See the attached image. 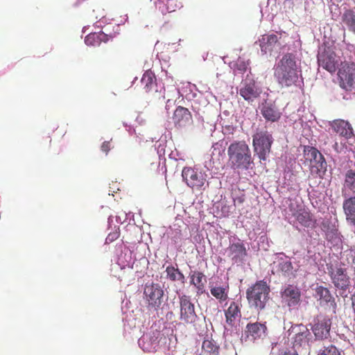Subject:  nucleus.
I'll return each mask as SVG.
<instances>
[{
  "instance_id": "obj_1",
  "label": "nucleus",
  "mask_w": 355,
  "mask_h": 355,
  "mask_svg": "<svg viewBox=\"0 0 355 355\" xmlns=\"http://www.w3.org/2000/svg\"><path fill=\"white\" fill-rule=\"evenodd\" d=\"M300 70H298L295 56L286 53L274 67V77L282 87L296 85L299 81Z\"/></svg>"
},
{
  "instance_id": "obj_2",
  "label": "nucleus",
  "mask_w": 355,
  "mask_h": 355,
  "mask_svg": "<svg viewBox=\"0 0 355 355\" xmlns=\"http://www.w3.org/2000/svg\"><path fill=\"white\" fill-rule=\"evenodd\" d=\"M230 164L232 168L248 169L252 163L250 149L244 141H234L227 148Z\"/></svg>"
},
{
  "instance_id": "obj_3",
  "label": "nucleus",
  "mask_w": 355,
  "mask_h": 355,
  "mask_svg": "<svg viewBox=\"0 0 355 355\" xmlns=\"http://www.w3.org/2000/svg\"><path fill=\"white\" fill-rule=\"evenodd\" d=\"M270 289L266 282L260 280L250 286L246 291L249 304L258 311L265 309L269 300Z\"/></svg>"
},
{
  "instance_id": "obj_4",
  "label": "nucleus",
  "mask_w": 355,
  "mask_h": 355,
  "mask_svg": "<svg viewBox=\"0 0 355 355\" xmlns=\"http://www.w3.org/2000/svg\"><path fill=\"white\" fill-rule=\"evenodd\" d=\"M304 164H309L311 173L322 178L327 171V164L324 156L315 147L305 146L304 147Z\"/></svg>"
},
{
  "instance_id": "obj_5",
  "label": "nucleus",
  "mask_w": 355,
  "mask_h": 355,
  "mask_svg": "<svg viewBox=\"0 0 355 355\" xmlns=\"http://www.w3.org/2000/svg\"><path fill=\"white\" fill-rule=\"evenodd\" d=\"M288 333L294 349L306 348L310 345L312 335L306 326L302 324L292 325Z\"/></svg>"
},
{
  "instance_id": "obj_6",
  "label": "nucleus",
  "mask_w": 355,
  "mask_h": 355,
  "mask_svg": "<svg viewBox=\"0 0 355 355\" xmlns=\"http://www.w3.org/2000/svg\"><path fill=\"white\" fill-rule=\"evenodd\" d=\"M272 141V135L267 131L257 132L253 136L252 144L254 152L257 154L260 159H266L267 156L270 152Z\"/></svg>"
},
{
  "instance_id": "obj_7",
  "label": "nucleus",
  "mask_w": 355,
  "mask_h": 355,
  "mask_svg": "<svg viewBox=\"0 0 355 355\" xmlns=\"http://www.w3.org/2000/svg\"><path fill=\"white\" fill-rule=\"evenodd\" d=\"M327 268L334 286L345 291L350 285V278L347 269L338 264H327Z\"/></svg>"
},
{
  "instance_id": "obj_8",
  "label": "nucleus",
  "mask_w": 355,
  "mask_h": 355,
  "mask_svg": "<svg viewBox=\"0 0 355 355\" xmlns=\"http://www.w3.org/2000/svg\"><path fill=\"white\" fill-rule=\"evenodd\" d=\"M338 78L340 87L346 91H351L355 86V64L341 62Z\"/></svg>"
},
{
  "instance_id": "obj_9",
  "label": "nucleus",
  "mask_w": 355,
  "mask_h": 355,
  "mask_svg": "<svg viewBox=\"0 0 355 355\" xmlns=\"http://www.w3.org/2000/svg\"><path fill=\"white\" fill-rule=\"evenodd\" d=\"M180 300V320L184 324H194L198 319L195 311L194 304L191 302L190 296L182 295L179 297Z\"/></svg>"
},
{
  "instance_id": "obj_10",
  "label": "nucleus",
  "mask_w": 355,
  "mask_h": 355,
  "mask_svg": "<svg viewBox=\"0 0 355 355\" xmlns=\"http://www.w3.org/2000/svg\"><path fill=\"white\" fill-rule=\"evenodd\" d=\"M319 67L323 68L331 73L338 69L339 60L336 53L330 47H324L318 55Z\"/></svg>"
},
{
  "instance_id": "obj_11",
  "label": "nucleus",
  "mask_w": 355,
  "mask_h": 355,
  "mask_svg": "<svg viewBox=\"0 0 355 355\" xmlns=\"http://www.w3.org/2000/svg\"><path fill=\"white\" fill-rule=\"evenodd\" d=\"M182 176L187 185L196 190H200L206 182V175L191 167H184Z\"/></svg>"
},
{
  "instance_id": "obj_12",
  "label": "nucleus",
  "mask_w": 355,
  "mask_h": 355,
  "mask_svg": "<svg viewBox=\"0 0 355 355\" xmlns=\"http://www.w3.org/2000/svg\"><path fill=\"white\" fill-rule=\"evenodd\" d=\"M144 293L150 306L155 309L159 307L164 296V291L160 285L154 283L146 285Z\"/></svg>"
},
{
  "instance_id": "obj_13",
  "label": "nucleus",
  "mask_w": 355,
  "mask_h": 355,
  "mask_svg": "<svg viewBox=\"0 0 355 355\" xmlns=\"http://www.w3.org/2000/svg\"><path fill=\"white\" fill-rule=\"evenodd\" d=\"M173 123L176 128H183L193 123L191 112L186 107L178 106L172 116Z\"/></svg>"
},
{
  "instance_id": "obj_14",
  "label": "nucleus",
  "mask_w": 355,
  "mask_h": 355,
  "mask_svg": "<svg viewBox=\"0 0 355 355\" xmlns=\"http://www.w3.org/2000/svg\"><path fill=\"white\" fill-rule=\"evenodd\" d=\"M331 321L327 317L318 318L312 327V331L316 339L323 340L330 336Z\"/></svg>"
},
{
  "instance_id": "obj_15",
  "label": "nucleus",
  "mask_w": 355,
  "mask_h": 355,
  "mask_svg": "<svg viewBox=\"0 0 355 355\" xmlns=\"http://www.w3.org/2000/svg\"><path fill=\"white\" fill-rule=\"evenodd\" d=\"M267 329L266 322H250L245 327V335L250 340L255 341L263 338L266 336Z\"/></svg>"
},
{
  "instance_id": "obj_16",
  "label": "nucleus",
  "mask_w": 355,
  "mask_h": 355,
  "mask_svg": "<svg viewBox=\"0 0 355 355\" xmlns=\"http://www.w3.org/2000/svg\"><path fill=\"white\" fill-rule=\"evenodd\" d=\"M289 209L292 212V215L302 226L306 227L314 226L315 220L308 210L302 207L295 209L292 203L289 205Z\"/></svg>"
},
{
  "instance_id": "obj_17",
  "label": "nucleus",
  "mask_w": 355,
  "mask_h": 355,
  "mask_svg": "<svg viewBox=\"0 0 355 355\" xmlns=\"http://www.w3.org/2000/svg\"><path fill=\"white\" fill-rule=\"evenodd\" d=\"M282 298L288 306H295L300 301L301 293L298 288L288 285L281 293Z\"/></svg>"
},
{
  "instance_id": "obj_18",
  "label": "nucleus",
  "mask_w": 355,
  "mask_h": 355,
  "mask_svg": "<svg viewBox=\"0 0 355 355\" xmlns=\"http://www.w3.org/2000/svg\"><path fill=\"white\" fill-rule=\"evenodd\" d=\"M331 126L336 133L346 139L354 136L353 129L348 121L336 119L332 121Z\"/></svg>"
},
{
  "instance_id": "obj_19",
  "label": "nucleus",
  "mask_w": 355,
  "mask_h": 355,
  "mask_svg": "<svg viewBox=\"0 0 355 355\" xmlns=\"http://www.w3.org/2000/svg\"><path fill=\"white\" fill-rule=\"evenodd\" d=\"M190 284L193 286L198 294H202L205 292L207 283L206 276L199 270L191 271L189 273Z\"/></svg>"
},
{
  "instance_id": "obj_20",
  "label": "nucleus",
  "mask_w": 355,
  "mask_h": 355,
  "mask_svg": "<svg viewBox=\"0 0 355 355\" xmlns=\"http://www.w3.org/2000/svg\"><path fill=\"white\" fill-rule=\"evenodd\" d=\"M227 250L229 253V257L236 262L243 259V258L247 256L245 246L240 241L236 243H231Z\"/></svg>"
},
{
  "instance_id": "obj_21",
  "label": "nucleus",
  "mask_w": 355,
  "mask_h": 355,
  "mask_svg": "<svg viewBox=\"0 0 355 355\" xmlns=\"http://www.w3.org/2000/svg\"><path fill=\"white\" fill-rule=\"evenodd\" d=\"M259 46L263 53L273 51L278 42V37L275 34L263 35L259 40Z\"/></svg>"
},
{
  "instance_id": "obj_22",
  "label": "nucleus",
  "mask_w": 355,
  "mask_h": 355,
  "mask_svg": "<svg viewBox=\"0 0 355 355\" xmlns=\"http://www.w3.org/2000/svg\"><path fill=\"white\" fill-rule=\"evenodd\" d=\"M261 113L266 120L271 122L277 121L282 115L275 105L267 103L263 105Z\"/></svg>"
},
{
  "instance_id": "obj_23",
  "label": "nucleus",
  "mask_w": 355,
  "mask_h": 355,
  "mask_svg": "<svg viewBox=\"0 0 355 355\" xmlns=\"http://www.w3.org/2000/svg\"><path fill=\"white\" fill-rule=\"evenodd\" d=\"M112 37L111 35H107L102 31L91 33L85 37V42L87 46H98L102 42H107Z\"/></svg>"
},
{
  "instance_id": "obj_24",
  "label": "nucleus",
  "mask_w": 355,
  "mask_h": 355,
  "mask_svg": "<svg viewBox=\"0 0 355 355\" xmlns=\"http://www.w3.org/2000/svg\"><path fill=\"white\" fill-rule=\"evenodd\" d=\"M343 209L347 221L355 226V196L345 199L343 203Z\"/></svg>"
},
{
  "instance_id": "obj_25",
  "label": "nucleus",
  "mask_w": 355,
  "mask_h": 355,
  "mask_svg": "<svg viewBox=\"0 0 355 355\" xmlns=\"http://www.w3.org/2000/svg\"><path fill=\"white\" fill-rule=\"evenodd\" d=\"M239 94L245 101H250L257 98L260 94V92L256 87L254 83H250L245 84L244 86L240 89Z\"/></svg>"
},
{
  "instance_id": "obj_26",
  "label": "nucleus",
  "mask_w": 355,
  "mask_h": 355,
  "mask_svg": "<svg viewBox=\"0 0 355 355\" xmlns=\"http://www.w3.org/2000/svg\"><path fill=\"white\" fill-rule=\"evenodd\" d=\"M225 315L227 323L233 325L235 320L241 315L239 305L235 302H232L225 311Z\"/></svg>"
},
{
  "instance_id": "obj_27",
  "label": "nucleus",
  "mask_w": 355,
  "mask_h": 355,
  "mask_svg": "<svg viewBox=\"0 0 355 355\" xmlns=\"http://www.w3.org/2000/svg\"><path fill=\"white\" fill-rule=\"evenodd\" d=\"M166 273V278L171 282H180L184 284L185 281V277L183 273L173 266H168L165 270Z\"/></svg>"
},
{
  "instance_id": "obj_28",
  "label": "nucleus",
  "mask_w": 355,
  "mask_h": 355,
  "mask_svg": "<svg viewBox=\"0 0 355 355\" xmlns=\"http://www.w3.org/2000/svg\"><path fill=\"white\" fill-rule=\"evenodd\" d=\"M342 21L348 29L355 33V11L346 9L341 17Z\"/></svg>"
},
{
  "instance_id": "obj_29",
  "label": "nucleus",
  "mask_w": 355,
  "mask_h": 355,
  "mask_svg": "<svg viewBox=\"0 0 355 355\" xmlns=\"http://www.w3.org/2000/svg\"><path fill=\"white\" fill-rule=\"evenodd\" d=\"M141 83L146 92H148L156 85V78L152 71H147L144 73Z\"/></svg>"
},
{
  "instance_id": "obj_30",
  "label": "nucleus",
  "mask_w": 355,
  "mask_h": 355,
  "mask_svg": "<svg viewBox=\"0 0 355 355\" xmlns=\"http://www.w3.org/2000/svg\"><path fill=\"white\" fill-rule=\"evenodd\" d=\"M315 297H317L321 303H328L334 301V297L327 288L318 286L315 288Z\"/></svg>"
},
{
  "instance_id": "obj_31",
  "label": "nucleus",
  "mask_w": 355,
  "mask_h": 355,
  "mask_svg": "<svg viewBox=\"0 0 355 355\" xmlns=\"http://www.w3.org/2000/svg\"><path fill=\"white\" fill-rule=\"evenodd\" d=\"M344 187L355 195V171L348 170L345 175Z\"/></svg>"
},
{
  "instance_id": "obj_32",
  "label": "nucleus",
  "mask_w": 355,
  "mask_h": 355,
  "mask_svg": "<svg viewBox=\"0 0 355 355\" xmlns=\"http://www.w3.org/2000/svg\"><path fill=\"white\" fill-rule=\"evenodd\" d=\"M318 355H345V353L334 344L323 345L318 351Z\"/></svg>"
},
{
  "instance_id": "obj_33",
  "label": "nucleus",
  "mask_w": 355,
  "mask_h": 355,
  "mask_svg": "<svg viewBox=\"0 0 355 355\" xmlns=\"http://www.w3.org/2000/svg\"><path fill=\"white\" fill-rule=\"evenodd\" d=\"M228 286H214L210 289L211 294L220 302H224L228 298Z\"/></svg>"
},
{
  "instance_id": "obj_34",
  "label": "nucleus",
  "mask_w": 355,
  "mask_h": 355,
  "mask_svg": "<svg viewBox=\"0 0 355 355\" xmlns=\"http://www.w3.org/2000/svg\"><path fill=\"white\" fill-rule=\"evenodd\" d=\"M182 6V5L180 0H167L165 6H163V8L159 7V9L162 13L164 15L166 12H174Z\"/></svg>"
},
{
  "instance_id": "obj_35",
  "label": "nucleus",
  "mask_w": 355,
  "mask_h": 355,
  "mask_svg": "<svg viewBox=\"0 0 355 355\" xmlns=\"http://www.w3.org/2000/svg\"><path fill=\"white\" fill-rule=\"evenodd\" d=\"M202 348L203 351L208 354H218L219 347L213 340H205L202 343Z\"/></svg>"
},
{
  "instance_id": "obj_36",
  "label": "nucleus",
  "mask_w": 355,
  "mask_h": 355,
  "mask_svg": "<svg viewBox=\"0 0 355 355\" xmlns=\"http://www.w3.org/2000/svg\"><path fill=\"white\" fill-rule=\"evenodd\" d=\"M293 264L291 261L281 259L278 263V270L284 274L288 275L293 270Z\"/></svg>"
},
{
  "instance_id": "obj_37",
  "label": "nucleus",
  "mask_w": 355,
  "mask_h": 355,
  "mask_svg": "<svg viewBox=\"0 0 355 355\" xmlns=\"http://www.w3.org/2000/svg\"><path fill=\"white\" fill-rule=\"evenodd\" d=\"M155 159L156 160L152 162L147 168L148 172L152 175L157 174L159 172L160 162L157 159Z\"/></svg>"
},
{
  "instance_id": "obj_38",
  "label": "nucleus",
  "mask_w": 355,
  "mask_h": 355,
  "mask_svg": "<svg viewBox=\"0 0 355 355\" xmlns=\"http://www.w3.org/2000/svg\"><path fill=\"white\" fill-rule=\"evenodd\" d=\"M155 159L156 160L152 162L147 168L148 172L152 175L157 174L159 172L160 162L157 159Z\"/></svg>"
},
{
  "instance_id": "obj_39",
  "label": "nucleus",
  "mask_w": 355,
  "mask_h": 355,
  "mask_svg": "<svg viewBox=\"0 0 355 355\" xmlns=\"http://www.w3.org/2000/svg\"><path fill=\"white\" fill-rule=\"evenodd\" d=\"M235 67L239 71L244 72L247 69V64L241 60H238L235 64Z\"/></svg>"
},
{
  "instance_id": "obj_40",
  "label": "nucleus",
  "mask_w": 355,
  "mask_h": 355,
  "mask_svg": "<svg viewBox=\"0 0 355 355\" xmlns=\"http://www.w3.org/2000/svg\"><path fill=\"white\" fill-rule=\"evenodd\" d=\"M277 355H298L296 350L291 351L288 348L279 349Z\"/></svg>"
},
{
  "instance_id": "obj_41",
  "label": "nucleus",
  "mask_w": 355,
  "mask_h": 355,
  "mask_svg": "<svg viewBox=\"0 0 355 355\" xmlns=\"http://www.w3.org/2000/svg\"><path fill=\"white\" fill-rule=\"evenodd\" d=\"M119 236V232H114L110 233L106 238V243H111L116 240Z\"/></svg>"
},
{
  "instance_id": "obj_42",
  "label": "nucleus",
  "mask_w": 355,
  "mask_h": 355,
  "mask_svg": "<svg viewBox=\"0 0 355 355\" xmlns=\"http://www.w3.org/2000/svg\"><path fill=\"white\" fill-rule=\"evenodd\" d=\"M93 15H94V17L95 19H102L103 17H105V12L103 10H100V8H98L97 10H93Z\"/></svg>"
},
{
  "instance_id": "obj_43",
  "label": "nucleus",
  "mask_w": 355,
  "mask_h": 355,
  "mask_svg": "<svg viewBox=\"0 0 355 355\" xmlns=\"http://www.w3.org/2000/svg\"><path fill=\"white\" fill-rule=\"evenodd\" d=\"M337 234V230L335 228H332L330 231L327 232L326 233V239L327 240H332L334 236Z\"/></svg>"
},
{
  "instance_id": "obj_44",
  "label": "nucleus",
  "mask_w": 355,
  "mask_h": 355,
  "mask_svg": "<svg viewBox=\"0 0 355 355\" xmlns=\"http://www.w3.org/2000/svg\"><path fill=\"white\" fill-rule=\"evenodd\" d=\"M101 150L107 154L110 150V142L104 141L101 145Z\"/></svg>"
},
{
  "instance_id": "obj_45",
  "label": "nucleus",
  "mask_w": 355,
  "mask_h": 355,
  "mask_svg": "<svg viewBox=\"0 0 355 355\" xmlns=\"http://www.w3.org/2000/svg\"><path fill=\"white\" fill-rule=\"evenodd\" d=\"M337 146H338V144L336 142L335 143V148H336V150H337Z\"/></svg>"
}]
</instances>
